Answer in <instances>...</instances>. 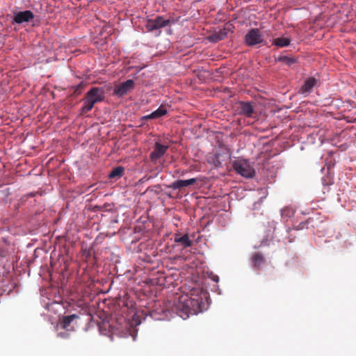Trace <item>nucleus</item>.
Instances as JSON below:
<instances>
[{
    "instance_id": "1a4fd4ad",
    "label": "nucleus",
    "mask_w": 356,
    "mask_h": 356,
    "mask_svg": "<svg viewBox=\"0 0 356 356\" xmlns=\"http://www.w3.org/2000/svg\"><path fill=\"white\" fill-rule=\"evenodd\" d=\"M238 113L248 118L252 116L254 108L249 102H240L238 107Z\"/></svg>"
},
{
    "instance_id": "f257e3e1",
    "label": "nucleus",
    "mask_w": 356,
    "mask_h": 356,
    "mask_svg": "<svg viewBox=\"0 0 356 356\" xmlns=\"http://www.w3.org/2000/svg\"><path fill=\"white\" fill-rule=\"evenodd\" d=\"M202 304L200 297L193 298L188 294H182L174 301L172 311L183 319H186L190 315L202 312Z\"/></svg>"
},
{
    "instance_id": "ddd939ff",
    "label": "nucleus",
    "mask_w": 356,
    "mask_h": 356,
    "mask_svg": "<svg viewBox=\"0 0 356 356\" xmlns=\"http://www.w3.org/2000/svg\"><path fill=\"white\" fill-rule=\"evenodd\" d=\"M174 241L176 243L180 244L184 248L191 247L193 244V241L189 238L187 234L184 236L175 234Z\"/></svg>"
},
{
    "instance_id": "4468645a",
    "label": "nucleus",
    "mask_w": 356,
    "mask_h": 356,
    "mask_svg": "<svg viewBox=\"0 0 356 356\" xmlns=\"http://www.w3.org/2000/svg\"><path fill=\"white\" fill-rule=\"evenodd\" d=\"M167 113V110L164 108L163 106H160L158 109L152 112V113L143 116L140 118L141 121L147 120H152L161 118L165 115Z\"/></svg>"
},
{
    "instance_id": "2eb2a0df",
    "label": "nucleus",
    "mask_w": 356,
    "mask_h": 356,
    "mask_svg": "<svg viewBox=\"0 0 356 356\" xmlns=\"http://www.w3.org/2000/svg\"><path fill=\"white\" fill-rule=\"evenodd\" d=\"M76 318H78V316L76 314L63 316L62 319L60 321V327L63 329H66L68 326H70L71 323Z\"/></svg>"
},
{
    "instance_id": "7ed1b4c3",
    "label": "nucleus",
    "mask_w": 356,
    "mask_h": 356,
    "mask_svg": "<svg viewBox=\"0 0 356 356\" xmlns=\"http://www.w3.org/2000/svg\"><path fill=\"white\" fill-rule=\"evenodd\" d=\"M232 166L234 170L238 174L245 178H252L255 175V170L254 168L246 159H236L233 162Z\"/></svg>"
},
{
    "instance_id": "9d476101",
    "label": "nucleus",
    "mask_w": 356,
    "mask_h": 356,
    "mask_svg": "<svg viewBox=\"0 0 356 356\" xmlns=\"http://www.w3.org/2000/svg\"><path fill=\"white\" fill-rule=\"evenodd\" d=\"M197 181V179L195 178L186 179V180H181L178 179L175 181H173L170 186H168L169 188L172 189H180L184 187H187L188 186L193 185L195 184Z\"/></svg>"
},
{
    "instance_id": "6ab92c4d",
    "label": "nucleus",
    "mask_w": 356,
    "mask_h": 356,
    "mask_svg": "<svg viewBox=\"0 0 356 356\" xmlns=\"http://www.w3.org/2000/svg\"><path fill=\"white\" fill-rule=\"evenodd\" d=\"M84 86H85V84L83 82H81L79 84L74 86L73 87V89H74L73 93L74 94V95H76V96L79 95L81 93L82 90L83 89Z\"/></svg>"
},
{
    "instance_id": "39448f33",
    "label": "nucleus",
    "mask_w": 356,
    "mask_h": 356,
    "mask_svg": "<svg viewBox=\"0 0 356 356\" xmlns=\"http://www.w3.org/2000/svg\"><path fill=\"white\" fill-rule=\"evenodd\" d=\"M245 43L249 46L261 43L263 41V35L258 29H252L245 36Z\"/></svg>"
},
{
    "instance_id": "6e6552de",
    "label": "nucleus",
    "mask_w": 356,
    "mask_h": 356,
    "mask_svg": "<svg viewBox=\"0 0 356 356\" xmlns=\"http://www.w3.org/2000/svg\"><path fill=\"white\" fill-rule=\"evenodd\" d=\"M34 18V14L31 10L21 11L15 14L14 17V22L17 24H22L29 22Z\"/></svg>"
},
{
    "instance_id": "f03ea898",
    "label": "nucleus",
    "mask_w": 356,
    "mask_h": 356,
    "mask_svg": "<svg viewBox=\"0 0 356 356\" xmlns=\"http://www.w3.org/2000/svg\"><path fill=\"white\" fill-rule=\"evenodd\" d=\"M105 92L103 88L93 87L85 95L83 99V105L81 109V114L83 115L90 111L94 105L104 99Z\"/></svg>"
},
{
    "instance_id": "a211bd4d",
    "label": "nucleus",
    "mask_w": 356,
    "mask_h": 356,
    "mask_svg": "<svg viewBox=\"0 0 356 356\" xmlns=\"http://www.w3.org/2000/svg\"><path fill=\"white\" fill-rule=\"evenodd\" d=\"M124 168L122 166H118L113 169V170L109 174L110 178H120L123 175Z\"/></svg>"
},
{
    "instance_id": "423d86ee",
    "label": "nucleus",
    "mask_w": 356,
    "mask_h": 356,
    "mask_svg": "<svg viewBox=\"0 0 356 356\" xmlns=\"http://www.w3.org/2000/svg\"><path fill=\"white\" fill-rule=\"evenodd\" d=\"M134 81L129 79L120 84L116 85L114 88L113 93L119 97H122L134 89Z\"/></svg>"
},
{
    "instance_id": "412c9836",
    "label": "nucleus",
    "mask_w": 356,
    "mask_h": 356,
    "mask_svg": "<svg viewBox=\"0 0 356 356\" xmlns=\"http://www.w3.org/2000/svg\"><path fill=\"white\" fill-rule=\"evenodd\" d=\"M58 335L61 337H67L68 334L67 333H59Z\"/></svg>"
},
{
    "instance_id": "f3484780",
    "label": "nucleus",
    "mask_w": 356,
    "mask_h": 356,
    "mask_svg": "<svg viewBox=\"0 0 356 356\" xmlns=\"http://www.w3.org/2000/svg\"><path fill=\"white\" fill-rule=\"evenodd\" d=\"M291 40L288 38H277L273 40V44L279 47H287L289 45Z\"/></svg>"
},
{
    "instance_id": "f8f14e48",
    "label": "nucleus",
    "mask_w": 356,
    "mask_h": 356,
    "mask_svg": "<svg viewBox=\"0 0 356 356\" xmlns=\"http://www.w3.org/2000/svg\"><path fill=\"white\" fill-rule=\"evenodd\" d=\"M316 82L317 80L314 77H310L306 79L304 84L300 89L299 93L302 95L309 94L312 91Z\"/></svg>"
},
{
    "instance_id": "aec40b11",
    "label": "nucleus",
    "mask_w": 356,
    "mask_h": 356,
    "mask_svg": "<svg viewBox=\"0 0 356 356\" xmlns=\"http://www.w3.org/2000/svg\"><path fill=\"white\" fill-rule=\"evenodd\" d=\"M289 212H290L289 209H283L282 211V215L284 216L285 213H287L286 214H288Z\"/></svg>"
},
{
    "instance_id": "9b49d317",
    "label": "nucleus",
    "mask_w": 356,
    "mask_h": 356,
    "mask_svg": "<svg viewBox=\"0 0 356 356\" xmlns=\"http://www.w3.org/2000/svg\"><path fill=\"white\" fill-rule=\"evenodd\" d=\"M251 262L255 269L260 270L265 264L266 259L261 252H254L251 257Z\"/></svg>"
},
{
    "instance_id": "dca6fc26",
    "label": "nucleus",
    "mask_w": 356,
    "mask_h": 356,
    "mask_svg": "<svg viewBox=\"0 0 356 356\" xmlns=\"http://www.w3.org/2000/svg\"><path fill=\"white\" fill-rule=\"evenodd\" d=\"M277 60L281 62L284 65H286L289 67L292 66L293 64L296 63V58L294 57H289L286 56H280L278 57Z\"/></svg>"
},
{
    "instance_id": "20e7f679",
    "label": "nucleus",
    "mask_w": 356,
    "mask_h": 356,
    "mask_svg": "<svg viewBox=\"0 0 356 356\" xmlns=\"http://www.w3.org/2000/svg\"><path fill=\"white\" fill-rule=\"evenodd\" d=\"M170 23V19L165 18L163 16H156L154 19H147L145 28L147 31L152 32L168 26Z\"/></svg>"
},
{
    "instance_id": "0eeeda50",
    "label": "nucleus",
    "mask_w": 356,
    "mask_h": 356,
    "mask_svg": "<svg viewBox=\"0 0 356 356\" xmlns=\"http://www.w3.org/2000/svg\"><path fill=\"white\" fill-rule=\"evenodd\" d=\"M168 149V146L156 143L154 150L150 153L149 158L152 161L156 162L161 158Z\"/></svg>"
}]
</instances>
